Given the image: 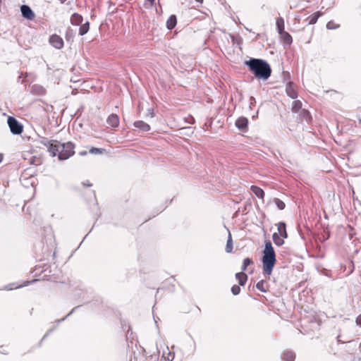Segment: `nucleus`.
I'll list each match as a JSON object with an SVG mask.
<instances>
[{
    "mask_svg": "<svg viewBox=\"0 0 361 361\" xmlns=\"http://www.w3.org/2000/svg\"><path fill=\"white\" fill-rule=\"evenodd\" d=\"M86 154H87V152H86V151H83V152H80V155H82H82H85Z\"/></svg>",
    "mask_w": 361,
    "mask_h": 361,
    "instance_id": "35",
    "label": "nucleus"
},
{
    "mask_svg": "<svg viewBox=\"0 0 361 361\" xmlns=\"http://www.w3.org/2000/svg\"><path fill=\"white\" fill-rule=\"evenodd\" d=\"M134 126L137 128L140 129L144 132L149 131L150 130L149 126L142 121H137L134 123Z\"/></svg>",
    "mask_w": 361,
    "mask_h": 361,
    "instance_id": "12",
    "label": "nucleus"
},
{
    "mask_svg": "<svg viewBox=\"0 0 361 361\" xmlns=\"http://www.w3.org/2000/svg\"><path fill=\"white\" fill-rule=\"evenodd\" d=\"M356 324L361 326V314L356 318Z\"/></svg>",
    "mask_w": 361,
    "mask_h": 361,
    "instance_id": "34",
    "label": "nucleus"
},
{
    "mask_svg": "<svg viewBox=\"0 0 361 361\" xmlns=\"http://www.w3.org/2000/svg\"><path fill=\"white\" fill-rule=\"evenodd\" d=\"M20 11L23 16L27 19L32 20L35 16L31 8L27 5H23L20 7Z\"/></svg>",
    "mask_w": 361,
    "mask_h": 361,
    "instance_id": "6",
    "label": "nucleus"
},
{
    "mask_svg": "<svg viewBox=\"0 0 361 361\" xmlns=\"http://www.w3.org/2000/svg\"><path fill=\"white\" fill-rule=\"evenodd\" d=\"M274 202H275V204H276V207L279 209L282 210V209H283L285 208V206H286L285 203L282 200L276 198V199L274 200Z\"/></svg>",
    "mask_w": 361,
    "mask_h": 361,
    "instance_id": "26",
    "label": "nucleus"
},
{
    "mask_svg": "<svg viewBox=\"0 0 361 361\" xmlns=\"http://www.w3.org/2000/svg\"><path fill=\"white\" fill-rule=\"evenodd\" d=\"M251 190L252 192L257 196L259 198H263L264 197V191L259 188V187H257V186H255V185H252L251 187Z\"/></svg>",
    "mask_w": 361,
    "mask_h": 361,
    "instance_id": "17",
    "label": "nucleus"
},
{
    "mask_svg": "<svg viewBox=\"0 0 361 361\" xmlns=\"http://www.w3.org/2000/svg\"><path fill=\"white\" fill-rule=\"evenodd\" d=\"M319 18V15L318 14H314V16H312L310 20V24H314L316 23L317 19Z\"/></svg>",
    "mask_w": 361,
    "mask_h": 361,
    "instance_id": "32",
    "label": "nucleus"
},
{
    "mask_svg": "<svg viewBox=\"0 0 361 361\" xmlns=\"http://www.w3.org/2000/svg\"><path fill=\"white\" fill-rule=\"evenodd\" d=\"M73 35H74L73 32L72 30H69L67 32L66 37L68 40H70L73 38Z\"/></svg>",
    "mask_w": 361,
    "mask_h": 361,
    "instance_id": "33",
    "label": "nucleus"
},
{
    "mask_svg": "<svg viewBox=\"0 0 361 361\" xmlns=\"http://www.w3.org/2000/svg\"><path fill=\"white\" fill-rule=\"evenodd\" d=\"M231 292H232V293H233V295H238V294H239V293H240V287H239L238 286H237V285H234V286H232V288H231Z\"/></svg>",
    "mask_w": 361,
    "mask_h": 361,
    "instance_id": "29",
    "label": "nucleus"
},
{
    "mask_svg": "<svg viewBox=\"0 0 361 361\" xmlns=\"http://www.w3.org/2000/svg\"><path fill=\"white\" fill-rule=\"evenodd\" d=\"M72 314V312H70L69 314H68V316H70V314Z\"/></svg>",
    "mask_w": 361,
    "mask_h": 361,
    "instance_id": "40",
    "label": "nucleus"
},
{
    "mask_svg": "<svg viewBox=\"0 0 361 361\" xmlns=\"http://www.w3.org/2000/svg\"><path fill=\"white\" fill-rule=\"evenodd\" d=\"M51 149V156H58L60 160L67 159L74 154V145L71 142L61 143L56 140Z\"/></svg>",
    "mask_w": 361,
    "mask_h": 361,
    "instance_id": "3",
    "label": "nucleus"
},
{
    "mask_svg": "<svg viewBox=\"0 0 361 361\" xmlns=\"http://www.w3.org/2000/svg\"><path fill=\"white\" fill-rule=\"evenodd\" d=\"M8 125L12 133L20 135L23 132V126L13 117L9 116Z\"/></svg>",
    "mask_w": 361,
    "mask_h": 361,
    "instance_id": "4",
    "label": "nucleus"
},
{
    "mask_svg": "<svg viewBox=\"0 0 361 361\" xmlns=\"http://www.w3.org/2000/svg\"><path fill=\"white\" fill-rule=\"evenodd\" d=\"M235 277L240 286H244L247 279V276L243 272L237 273Z\"/></svg>",
    "mask_w": 361,
    "mask_h": 361,
    "instance_id": "15",
    "label": "nucleus"
},
{
    "mask_svg": "<svg viewBox=\"0 0 361 361\" xmlns=\"http://www.w3.org/2000/svg\"><path fill=\"white\" fill-rule=\"evenodd\" d=\"M163 357L166 361H172L174 359V354L169 351L167 354L165 352L163 353Z\"/></svg>",
    "mask_w": 361,
    "mask_h": 361,
    "instance_id": "27",
    "label": "nucleus"
},
{
    "mask_svg": "<svg viewBox=\"0 0 361 361\" xmlns=\"http://www.w3.org/2000/svg\"><path fill=\"white\" fill-rule=\"evenodd\" d=\"M280 35L286 43L290 44L292 42V37L288 32L284 31L280 33Z\"/></svg>",
    "mask_w": 361,
    "mask_h": 361,
    "instance_id": "22",
    "label": "nucleus"
},
{
    "mask_svg": "<svg viewBox=\"0 0 361 361\" xmlns=\"http://www.w3.org/2000/svg\"><path fill=\"white\" fill-rule=\"evenodd\" d=\"M56 140H49L45 137H42L39 142L47 148V150L51 154L52 146L55 144Z\"/></svg>",
    "mask_w": 361,
    "mask_h": 361,
    "instance_id": "8",
    "label": "nucleus"
},
{
    "mask_svg": "<svg viewBox=\"0 0 361 361\" xmlns=\"http://www.w3.org/2000/svg\"><path fill=\"white\" fill-rule=\"evenodd\" d=\"M302 107V104L300 101L296 100L293 102L292 104V109L293 111L297 112Z\"/></svg>",
    "mask_w": 361,
    "mask_h": 361,
    "instance_id": "24",
    "label": "nucleus"
},
{
    "mask_svg": "<svg viewBox=\"0 0 361 361\" xmlns=\"http://www.w3.org/2000/svg\"><path fill=\"white\" fill-rule=\"evenodd\" d=\"M49 43L58 49H61L63 46V41L62 38L57 35H53L50 37Z\"/></svg>",
    "mask_w": 361,
    "mask_h": 361,
    "instance_id": "5",
    "label": "nucleus"
},
{
    "mask_svg": "<svg viewBox=\"0 0 361 361\" xmlns=\"http://www.w3.org/2000/svg\"><path fill=\"white\" fill-rule=\"evenodd\" d=\"M72 314V312H70L69 314H68V316H70V314Z\"/></svg>",
    "mask_w": 361,
    "mask_h": 361,
    "instance_id": "41",
    "label": "nucleus"
},
{
    "mask_svg": "<svg viewBox=\"0 0 361 361\" xmlns=\"http://www.w3.org/2000/svg\"><path fill=\"white\" fill-rule=\"evenodd\" d=\"M286 91L287 94L292 99H295L298 97V94L296 91L294 90L293 84L291 82H288L286 85Z\"/></svg>",
    "mask_w": 361,
    "mask_h": 361,
    "instance_id": "10",
    "label": "nucleus"
},
{
    "mask_svg": "<svg viewBox=\"0 0 361 361\" xmlns=\"http://www.w3.org/2000/svg\"><path fill=\"white\" fill-rule=\"evenodd\" d=\"M90 152L91 154H99V153H102V149H99V148H96V147H92L90 150Z\"/></svg>",
    "mask_w": 361,
    "mask_h": 361,
    "instance_id": "31",
    "label": "nucleus"
},
{
    "mask_svg": "<svg viewBox=\"0 0 361 361\" xmlns=\"http://www.w3.org/2000/svg\"><path fill=\"white\" fill-rule=\"evenodd\" d=\"M248 121L245 117H240L235 121V126L238 128L243 130L247 128Z\"/></svg>",
    "mask_w": 361,
    "mask_h": 361,
    "instance_id": "9",
    "label": "nucleus"
},
{
    "mask_svg": "<svg viewBox=\"0 0 361 361\" xmlns=\"http://www.w3.org/2000/svg\"><path fill=\"white\" fill-rule=\"evenodd\" d=\"M90 29V24L88 21H86L85 23L81 24L80 29H79V34L80 35H85Z\"/></svg>",
    "mask_w": 361,
    "mask_h": 361,
    "instance_id": "20",
    "label": "nucleus"
},
{
    "mask_svg": "<svg viewBox=\"0 0 361 361\" xmlns=\"http://www.w3.org/2000/svg\"><path fill=\"white\" fill-rule=\"evenodd\" d=\"M182 130H191V129L190 128H183Z\"/></svg>",
    "mask_w": 361,
    "mask_h": 361,
    "instance_id": "38",
    "label": "nucleus"
},
{
    "mask_svg": "<svg viewBox=\"0 0 361 361\" xmlns=\"http://www.w3.org/2000/svg\"><path fill=\"white\" fill-rule=\"evenodd\" d=\"M106 123L109 126L116 128L119 125V118L116 114H112L107 118Z\"/></svg>",
    "mask_w": 361,
    "mask_h": 361,
    "instance_id": "7",
    "label": "nucleus"
},
{
    "mask_svg": "<svg viewBox=\"0 0 361 361\" xmlns=\"http://www.w3.org/2000/svg\"><path fill=\"white\" fill-rule=\"evenodd\" d=\"M274 243L278 245L281 246L284 243L283 238L280 236L277 233H274L272 235Z\"/></svg>",
    "mask_w": 361,
    "mask_h": 361,
    "instance_id": "19",
    "label": "nucleus"
},
{
    "mask_svg": "<svg viewBox=\"0 0 361 361\" xmlns=\"http://www.w3.org/2000/svg\"><path fill=\"white\" fill-rule=\"evenodd\" d=\"M30 283V281H27L25 284L19 285V286H16V287H13L12 285H8V286H6V288L8 289V290H13V289H15V288H20V287L25 286H27Z\"/></svg>",
    "mask_w": 361,
    "mask_h": 361,
    "instance_id": "30",
    "label": "nucleus"
},
{
    "mask_svg": "<svg viewBox=\"0 0 361 361\" xmlns=\"http://www.w3.org/2000/svg\"><path fill=\"white\" fill-rule=\"evenodd\" d=\"M276 27L279 34L284 32V21L282 18H279L277 19Z\"/></svg>",
    "mask_w": 361,
    "mask_h": 361,
    "instance_id": "21",
    "label": "nucleus"
},
{
    "mask_svg": "<svg viewBox=\"0 0 361 361\" xmlns=\"http://www.w3.org/2000/svg\"><path fill=\"white\" fill-rule=\"evenodd\" d=\"M83 21L82 16L78 13H73L71 17V23L73 25H81Z\"/></svg>",
    "mask_w": 361,
    "mask_h": 361,
    "instance_id": "11",
    "label": "nucleus"
},
{
    "mask_svg": "<svg viewBox=\"0 0 361 361\" xmlns=\"http://www.w3.org/2000/svg\"><path fill=\"white\" fill-rule=\"evenodd\" d=\"M295 358V355L293 351L287 350L282 354L283 361H294Z\"/></svg>",
    "mask_w": 361,
    "mask_h": 361,
    "instance_id": "13",
    "label": "nucleus"
},
{
    "mask_svg": "<svg viewBox=\"0 0 361 361\" xmlns=\"http://www.w3.org/2000/svg\"><path fill=\"white\" fill-rule=\"evenodd\" d=\"M339 27L338 25L335 24L333 21H329L326 24V28L329 30L336 29Z\"/></svg>",
    "mask_w": 361,
    "mask_h": 361,
    "instance_id": "28",
    "label": "nucleus"
},
{
    "mask_svg": "<svg viewBox=\"0 0 361 361\" xmlns=\"http://www.w3.org/2000/svg\"><path fill=\"white\" fill-rule=\"evenodd\" d=\"M72 314V312H70L69 314H68V316H70V314Z\"/></svg>",
    "mask_w": 361,
    "mask_h": 361,
    "instance_id": "42",
    "label": "nucleus"
},
{
    "mask_svg": "<svg viewBox=\"0 0 361 361\" xmlns=\"http://www.w3.org/2000/svg\"><path fill=\"white\" fill-rule=\"evenodd\" d=\"M176 25V18L175 16H171L166 21V27L169 30H172Z\"/></svg>",
    "mask_w": 361,
    "mask_h": 361,
    "instance_id": "16",
    "label": "nucleus"
},
{
    "mask_svg": "<svg viewBox=\"0 0 361 361\" xmlns=\"http://www.w3.org/2000/svg\"><path fill=\"white\" fill-rule=\"evenodd\" d=\"M196 1H198V2L202 3L203 0H196Z\"/></svg>",
    "mask_w": 361,
    "mask_h": 361,
    "instance_id": "39",
    "label": "nucleus"
},
{
    "mask_svg": "<svg viewBox=\"0 0 361 361\" xmlns=\"http://www.w3.org/2000/svg\"><path fill=\"white\" fill-rule=\"evenodd\" d=\"M253 264V261L252 259L249 258V257H247L245 259H244L243 262V265H242V270L243 271H245L247 266Z\"/></svg>",
    "mask_w": 361,
    "mask_h": 361,
    "instance_id": "23",
    "label": "nucleus"
},
{
    "mask_svg": "<svg viewBox=\"0 0 361 361\" xmlns=\"http://www.w3.org/2000/svg\"><path fill=\"white\" fill-rule=\"evenodd\" d=\"M276 263V255L271 243L267 241L265 243L264 249L263 250L262 264L263 271L270 275Z\"/></svg>",
    "mask_w": 361,
    "mask_h": 361,
    "instance_id": "2",
    "label": "nucleus"
},
{
    "mask_svg": "<svg viewBox=\"0 0 361 361\" xmlns=\"http://www.w3.org/2000/svg\"><path fill=\"white\" fill-rule=\"evenodd\" d=\"M147 1H149L152 4L154 3V0H147Z\"/></svg>",
    "mask_w": 361,
    "mask_h": 361,
    "instance_id": "37",
    "label": "nucleus"
},
{
    "mask_svg": "<svg viewBox=\"0 0 361 361\" xmlns=\"http://www.w3.org/2000/svg\"><path fill=\"white\" fill-rule=\"evenodd\" d=\"M256 288L262 291V292H266V288L264 287V280H261L259 281H258L256 284Z\"/></svg>",
    "mask_w": 361,
    "mask_h": 361,
    "instance_id": "25",
    "label": "nucleus"
},
{
    "mask_svg": "<svg viewBox=\"0 0 361 361\" xmlns=\"http://www.w3.org/2000/svg\"><path fill=\"white\" fill-rule=\"evenodd\" d=\"M3 159V155L0 154V163L2 161Z\"/></svg>",
    "mask_w": 361,
    "mask_h": 361,
    "instance_id": "36",
    "label": "nucleus"
},
{
    "mask_svg": "<svg viewBox=\"0 0 361 361\" xmlns=\"http://www.w3.org/2000/svg\"><path fill=\"white\" fill-rule=\"evenodd\" d=\"M278 231L279 235L281 236L283 238H286L288 237L286 229V224L283 222H280L278 224Z\"/></svg>",
    "mask_w": 361,
    "mask_h": 361,
    "instance_id": "14",
    "label": "nucleus"
},
{
    "mask_svg": "<svg viewBox=\"0 0 361 361\" xmlns=\"http://www.w3.org/2000/svg\"><path fill=\"white\" fill-rule=\"evenodd\" d=\"M225 250L227 253H230L233 250V240H232L231 234L229 231H228V240H227Z\"/></svg>",
    "mask_w": 361,
    "mask_h": 361,
    "instance_id": "18",
    "label": "nucleus"
},
{
    "mask_svg": "<svg viewBox=\"0 0 361 361\" xmlns=\"http://www.w3.org/2000/svg\"><path fill=\"white\" fill-rule=\"evenodd\" d=\"M245 64L248 66L250 71L258 78L266 80L271 75V68L268 63L264 60L251 59L249 61H245Z\"/></svg>",
    "mask_w": 361,
    "mask_h": 361,
    "instance_id": "1",
    "label": "nucleus"
}]
</instances>
